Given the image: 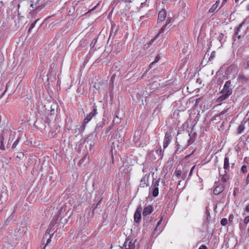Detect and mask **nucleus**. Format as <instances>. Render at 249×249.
I'll return each instance as SVG.
<instances>
[{"label":"nucleus","mask_w":249,"mask_h":249,"mask_svg":"<svg viewBox=\"0 0 249 249\" xmlns=\"http://www.w3.org/2000/svg\"><path fill=\"white\" fill-rule=\"evenodd\" d=\"M248 231L249 232V229H248Z\"/></svg>","instance_id":"62"},{"label":"nucleus","mask_w":249,"mask_h":249,"mask_svg":"<svg viewBox=\"0 0 249 249\" xmlns=\"http://www.w3.org/2000/svg\"><path fill=\"white\" fill-rule=\"evenodd\" d=\"M0 143H1L0 149L1 150H5V147H4V141L0 140Z\"/></svg>","instance_id":"33"},{"label":"nucleus","mask_w":249,"mask_h":249,"mask_svg":"<svg viewBox=\"0 0 249 249\" xmlns=\"http://www.w3.org/2000/svg\"><path fill=\"white\" fill-rule=\"evenodd\" d=\"M220 96L217 99L218 102L223 101L226 100L230 96V95L227 94L226 92L222 93V91L220 92Z\"/></svg>","instance_id":"11"},{"label":"nucleus","mask_w":249,"mask_h":249,"mask_svg":"<svg viewBox=\"0 0 249 249\" xmlns=\"http://www.w3.org/2000/svg\"><path fill=\"white\" fill-rule=\"evenodd\" d=\"M245 23V22L243 21V22H242L238 27V28H237V30L235 32V35L236 36H238V38H240V36H238V33H239V32L240 31V30L241 29V28L242 27V26Z\"/></svg>","instance_id":"23"},{"label":"nucleus","mask_w":249,"mask_h":249,"mask_svg":"<svg viewBox=\"0 0 249 249\" xmlns=\"http://www.w3.org/2000/svg\"><path fill=\"white\" fill-rule=\"evenodd\" d=\"M239 0H235V2H237Z\"/></svg>","instance_id":"60"},{"label":"nucleus","mask_w":249,"mask_h":249,"mask_svg":"<svg viewBox=\"0 0 249 249\" xmlns=\"http://www.w3.org/2000/svg\"><path fill=\"white\" fill-rule=\"evenodd\" d=\"M235 192H233V195H235Z\"/></svg>","instance_id":"61"},{"label":"nucleus","mask_w":249,"mask_h":249,"mask_svg":"<svg viewBox=\"0 0 249 249\" xmlns=\"http://www.w3.org/2000/svg\"><path fill=\"white\" fill-rule=\"evenodd\" d=\"M120 46L119 44H117V45L115 44V46H117V47H118V46Z\"/></svg>","instance_id":"57"},{"label":"nucleus","mask_w":249,"mask_h":249,"mask_svg":"<svg viewBox=\"0 0 249 249\" xmlns=\"http://www.w3.org/2000/svg\"><path fill=\"white\" fill-rule=\"evenodd\" d=\"M50 127H51V130L50 131V133H51V134L53 135V133L55 131V129H56L57 128V127L54 126L53 127H52V126H51Z\"/></svg>","instance_id":"32"},{"label":"nucleus","mask_w":249,"mask_h":249,"mask_svg":"<svg viewBox=\"0 0 249 249\" xmlns=\"http://www.w3.org/2000/svg\"><path fill=\"white\" fill-rule=\"evenodd\" d=\"M45 7L44 1L43 0H37L33 2L30 4V11L29 15L33 18H35L36 15Z\"/></svg>","instance_id":"1"},{"label":"nucleus","mask_w":249,"mask_h":249,"mask_svg":"<svg viewBox=\"0 0 249 249\" xmlns=\"http://www.w3.org/2000/svg\"><path fill=\"white\" fill-rule=\"evenodd\" d=\"M195 168V166H194L192 167L191 170H190V173H189V176H191L192 174V173H193V170H194V169Z\"/></svg>","instance_id":"40"},{"label":"nucleus","mask_w":249,"mask_h":249,"mask_svg":"<svg viewBox=\"0 0 249 249\" xmlns=\"http://www.w3.org/2000/svg\"><path fill=\"white\" fill-rule=\"evenodd\" d=\"M227 0H223V3L226 2Z\"/></svg>","instance_id":"56"},{"label":"nucleus","mask_w":249,"mask_h":249,"mask_svg":"<svg viewBox=\"0 0 249 249\" xmlns=\"http://www.w3.org/2000/svg\"><path fill=\"white\" fill-rule=\"evenodd\" d=\"M39 18H38L33 23H32L29 29L28 32H30L31 31V30L35 26L36 23L37 22L38 20H39Z\"/></svg>","instance_id":"25"},{"label":"nucleus","mask_w":249,"mask_h":249,"mask_svg":"<svg viewBox=\"0 0 249 249\" xmlns=\"http://www.w3.org/2000/svg\"><path fill=\"white\" fill-rule=\"evenodd\" d=\"M199 249H207V247L206 246H204V245H202L199 248Z\"/></svg>","instance_id":"44"},{"label":"nucleus","mask_w":249,"mask_h":249,"mask_svg":"<svg viewBox=\"0 0 249 249\" xmlns=\"http://www.w3.org/2000/svg\"><path fill=\"white\" fill-rule=\"evenodd\" d=\"M229 167V158L225 157L224 159V168L225 170L228 169Z\"/></svg>","instance_id":"21"},{"label":"nucleus","mask_w":249,"mask_h":249,"mask_svg":"<svg viewBox=\"0 0 249 249\" xmlns=\"http://www.w3.org/2000/svg\"><path fill=\"white\" fill-rule=\"evenodd\" d=\"M241 171L243 173H245L247 172V166L246 165H243L242 166V167H241Z\"/></svg>","instance_id":"34"},{"label":"nucleus","mask_w":249,"mask_h":249,"mask_svg":"<svg viewBox=\"0 0 249 249\" xmlns=\"http://www.w3.org/2000/svg\"><path fill=\"white\" fill-rule=\"evenodd\" d=\"M47 239L46 243L45 244V245L44 246L43 249H45V246L48 245L49 243L51 241V235H50V233H46L45 235V236L43 238V244H45V240Z\"/></svg>","instance_id":"14"},{"label":"nucleus","mask_w":249,"mask_h":249,"mask_svg":"<svg viewBox=\"0 0 249 249\" xmlns=\"http://www.w3.org/2000/svg\"><path fill=\"white\" fill-rule=\"evenodd\" d=\"M234 88V86L231 84V81H227L224 86L223 89L221 90L222 93L226 92L227 94L231 95L232 92V89Z\"/></svg>","instance_id":"4"},{"label":"nucleus","mask_w":249,"mask_h":249,"mask_svg":"<svg viewBox=\"0 0 249 249\" xmlns=\"http://www.w3.org/2000/svg\"><path fill=\"white\" fill-rule=\"evenodd\" d=\"M233 214H231L230 216H229V221L230 222H232V220H233Z\"/></svg>","instance_id":"38"},{"label":"nucleus","mask_w":249,"mask_h":249,"mask_svg":"<svg viewBox=\"0 0 249 249\" xmlns=\"http://www.w3.org/2000/svg\"><path fill=\"white\" fill-rule=\"evenodd\" d=\"M27 228L25 226H19L18 229H17V232L19 233L20 235H23L27 230Z\"/></svg>","instance_id":"16"},{"label":"nucleus","mask_w":249,"mask_h":249,"mask_svg":"<svg viewBox=\"0 0 249 249\" xmlns=\"http://www.w3.org/2000/svg\"><path fill=\"white\" fill-rule=\"evenodd\" d=\"M246 65H247V67L249 68V60L247 61V62L246 63Z\"/></svg>","instance_id":"47"},{"label":"nucleus","mask_w":249,"mask_h":249,"mask_svg":"<svg viewBox=\"0 0 249 249\" xmlns=\"http://www.w3.org/2000/svg\"><path fill=\"white\" fill-rule=\"evenodd\" d=\"M217 3L218 2L216 1V3L212 6V7L209 10V12L212 13L216 10L218 6Z\"/></svg>","instance_id":"24"},{"label":"nucleus","mask_w":249,"mask_h":249,"mask_svg":"<svg viewBox=\"0 0 249 249\" xmlns=\"http://www.w3.org/2000/svg\"><path fill=\"white\" fill-rule=\"evenodd\" d=\"M185 177V174H183L182 176H181V178L182 179H184Z\"/></svg>","instance_id":"50"},{"label":"nucleus","mask_w":249,"mask_h":249,"mask_svg":"<svg viewBox=\"0 0 249 249\" xmlns=\"http://www.w3.org/2000/svg\"><path fill=\"white\" fill-rule=\"evenodd\" d=\"M159 185V179L157 180H155L153 179L152 184V186L154 187V189L152 191V195L154 197H156L159 195V189L158 186Z\"/></svg>","instance_id":"9"},{"label":"nucleus","mask_w":249,"mask_h":249,"mask_svg":"<svg viewBox=\"0 0 249 249\" xmlns=\"http://www.w3.org/2000/svg\"><path fill=\"white\" fill-rule=\"evenodd\" d=\"M66 204H67V202H61L60 204V208L57 213L59 216H60L62 215V214L64 212V206L66 207Z\"/></svg>","instance_id":"15"},{"label":"nucleus","mask_w":249,"mask_h":249,"mask_svg":"<svg viewBox=\"0 0 249 249\" xmlns=\"http://www.w3.org/2000/svg\"><path fill=\"white\" fill-rule=\"evenodd\" d=\"M153 211V208L151 205L147 206L144 207L142 214L143 216H146L151 213Z\"/></svg>","instance_id":"12"},{"label":"nucleus","mask_w":249,"mask_h":249,"mask_svg":"<svg viewBox=\"0 0 249 249\" xmlns=\"http://www.w3.org/2000/svg\"><path fill=\"white\" fill-rule=\"evenodd\" d=\"M181 171L179 170H176L175 172V175L178 178H179L180 176H181Z\"/></svg>","instance_id":"31"},{"label":"nucleus","mask_w":249,"mask_h":249,"mask_svg":"<svg viewBox=\"0 0 249 249\" xmlns=\"http://www.w3.org/2000/svg\"><path fill=\"white\" fill-rule=\"evenodd\" d=\"M70 200H66L63 202H67V204H66V207L64 206V212H68L70 210H71V206L70 203Z\"/></svg>","instance_id":"19"},{"label":"nucleus","mask_w":249,"mask_h":249,"mask_svg":"<svg viewBox=\"0 0 249 249\" xmlns=\"http://www.w3.org/2000/svg\"><path fill=\"white\" fill-rule=\"evenodd\" d=\"M171 22V19L170 18H168L166 21L165 25H167V24H169Z\"/></svg>","instance_id":"43"},{"label":"nucleus","mask_w":249,"mask_h":249,"mask_svg":"<svg viewBox=\"0 0 249 249\" xmlns=\"http://www.w3.org/2000/svg\"><path fill=\"white\" fill-rule=\"evenodd\" d=\"M23 156V155L22 154H20V155L19 156H18L17 157L20 158L21 157V156Z\"/></svg>","instance_id":"52"},{"label":"nucleus","mask_w":249,"mask_h":249,"mask_svg":"<svg viewBox=\"0 0 249 249\" xmlns=\"http://www.w3.org/2000/svg\"><path fill=\"white\" fill-rule=\"evenodd\" d=\"M96 41H95L94 40H93L92 41V42L91 44V45L92 44H94L95 43Z\"/></svg>","instance_id":"53"},{"label":"nucleus","mask_w":249,"mask_h":249,"mask_svg":"<svg viewBox=\"0 0 249 249\" xmlns=\"http://www.w3.org/2000/svg\"><path fill=\"white\" fill-rule=\"evenodd\" d=\"M157 38H156V36L153 38V39H152L149 42V44H152L153 42L155 41V40Z\"/></svg>","instance_id":"42"},{"label":"nucleus","mask_w":249,"mask_h":249,"mask_svg":"<svg viewBox=\"0 0 249 249\" xmlns=\"http://www.w3.org/2000/svg\"><path fill=\"white\" fill-rule=\"evenodd\" d=\"M163 219V217H161L160 220L158 221V223H157V228L160 224L162 220Z\"/></svg>","instance_id":"39"},{"label":"nucleus","mask_w":249,"mask_h":249,"mask_svg":"<svg viewBox=\"0 0 249 249\" xmlns=\"http://www.w3.org/2000/svg\"><path fill=\"white\" fill-rule=\"evenodd\" d=\"M115 121H116L115 119H114L113 121V122L115 123Z\"/></svg>","instance_id":"59"},{"label":"nucleus","mask_w":249,"mask_h":249,"mask_svg":"<svg viewBox=\"0 0 249 249\" xmlns=\"http://www.w3.org/2000/svg\"><path fill=\"white\" fill-rule=\"evenodd\" d=\"M199 100H200L199 99H197V100H196V105H197V104L199 103Z\"/></svg>","instance_id":"49"},{"label":"nucleus","mask_w":249,"mask_h":249,"mask_svg":"<svg viewBox=\"0 0 249 249\" xmlns=\"http://www.w3.org/2000/svg\"><path fill=\"white\" fill-rule=\"evenodd\" d=\"M244 125L242 124L240 125L238 128V133H241L242 132V131L244 130Z\"/></svg>","instance_id":"29"},{"label":"nucleus","mask_w":249,"mask_h":249,"mask_svg":"<svg viewBox=\"0 0 249 249\" xmlns=\"http://www.w3.org/2000/svg\"><path fill=\"white\" fill-rule=\"evenodd\" d=\"M136 240L132 242V240H131L129 237H127L125 239V241L124 243V246L125 249H135V242Z\"/></svg>","instance_id":"7"},{"label":"nucleus","mask_w":249,"mask_h":249,"mask_svg":"<svg viewBox=\"0 0 249 249\" xmlns=\"http://www.w3.org/2000/svg\"><path fill=\"white\" fill-rule=\"evenodd\" d=\"M93 144H92L91 143L89 145V150H91L92 149V147L93 146Z\"/></svg>","instance_id":"48"},{"label":"nucleus","mask_w":249,"mask_h":249,"mask_svg":"<svg viewBox=\"0 0 249 249\" xmlns=\"http://www.w3.org/2000/svg\"><path fill=\"white\" fill-rule=\"evenodd\" d=\"M166 26V25L165 24H164L160 29V31H159V32L158 33V34L156 35V38H157L165 30V27Z\"/></svg>","instance_id":"26"},{"label":"nucleus","mask_w":249,"mask_h":249,"mask_svg":"<svg viewBox=\"0 0 249 249\" xmlns=\"http://www.w3.org/2000/svg\"><path fill=\"white\" fill-rule=\"evenodd\" d=\"M226 112V111H223L221 112V114H224Z\"/></svg>","instance_id":"55"},{"label":"nucleus","mask_w":249,"mask_h":249,"mask_svg":"<svg viewBox=\"0 0 249 249\" xmlns=\"http://www.w3.org/2000/svg\"><path fill=\"white\" fill-rule=\"evenodd\" d=\"M142 207L141 205H139L134 213V221L136 223H139L141 220V212L142 211Z\"/></svg>","instance_id":"8"},{"label":"nucleus","mask_w":249,"mask_h":249,"mask_svg":"<svg viewBox=\"0 0 249 249\" xmlns=\"http://www.w3.org/2000/svg\"><path fill=\"white\" fill-rule=\"evenodd\" d=\"M247 9L248 11H249V4L247 5Z\"/></svg>","instance_id":"54"},{"label":"nucleus","mask_w":249,"mask_h":249,"mask_svg":"<svg viewBox=\"0 0 249 249\" xmlns=\"http://www.w3.org/2000/svg\"><path fill=\"white\" fill-rule=\"evenodd\" d=\"M107 88V83L101 81L95 82L93 85V88L95 89H94V91L95 92H96V91L99 92L103 90H105Z\"/></svg>","instance_id":"5"},{"label":"nucleus","mask_w":249,"mask_h":249,"mask_svg":"<svg viewBox=\"0 0 249 249\" xmlns=\"http://www.w3.org/2000/svg\"><path fill=\"white\" fill-rule=\"evenodd\" d=\"M111 129V126H108V127H107L105 131L106 134L108 133L110 131Z\"/></svg>","instance_id":"37"},{"label":"nucleus","mask_w":249,"mask_h":249,"mask_svg":"<svg viewBox=\"0 0 249 249\" xmlns=\"http://www.w3.org/2000/svg\"><path fill=\"white\" fill-rule=\"evenodd\" d=\"M14 213H15V211L12 213L11 214V215L10 216H11V217H13V216L14 215Z\"/></svg>","instance_id":"51"},{"label":"nucleus","mask_w":249,"mask_h":249,"mask_svg":"<svg viewBox=\"0 0 249 249\" xmlns=\"http://www.w3.org/2000/svg\"><path fill=\"white\" fill-rule=\"evenodd\" d=\"M160 57L159 55H157V56H156L154 61L150 64V67H151V66L154 63L158 62L159 61V60H160Z\"/></svg>","instance_id":"28"},{"label":"nucleus","mask_w":249,"mask_h":249,"mask_svg":"<svg viewBox=\"0 0 249 249\" xmlns=\"http://www.w3.org/2000/svg\"><path fill=\"white\" fill-rule=\"evenodd\" d=\"M224 189V187L222 185H218L213 190V193L214 195H217L222 193Z\"/></svg>","instance_id":"13"},{"label":"nucleus","mask_w":249,"mask_h":249,"mask_svg":"<svg viewBox=\"0 0 249 249\" xmlns=\"http://www.w3.org/2000/svg\"><path fill=\"white\" fill-rule=\"evenodd\" d=\"M249 216H248L246 217V218H245L244 223L246 224H247L249 223Z\"/></svg>","instance_id":"36"},{"label":"nucleus","mask_w":249,"mask_h":249,"mask_svg":"<svg viewBox=\"0 0 249 249\" xmlns=\"http://www.w3.org/2000/svg\"><path fill=\"white\" fill-rule=\"evenodd\" d=\"M12 220V217L11 216H10L5 221V223H6V225L8 224L9 222H10Z\"/></svg>","instance_id":"35"},{"label":"nucleus","mask_w":249,"mask_h":249,"mask_svg":"<svg viewBox=\"0 0 249 249\" xmlns=\"http://www.w3.org/2000/svg\"><path fill=\"white\" fill-rule=\"evenodd\" d=\"M87 156V155H85L84 157H83V159H86Z\"/></svg>","instance_id":"58"},{"label":"nucleus","mask_w":249,"mask_h":249,"mask_svg":"<svg viewBox=\"0 0 249 249\" xmlns=\"http://www.w3.org/2000/svg\"><path fill=\"white\" fill-rule=\"evenodd\" d=\"M246 184H248L249 183V173L248 174L246 180Z\"/></svg>","instance_id":"41"},{"label":"nucleus","mask_w":249,"mask_h":249,"mask_svg":"<svg viewBox=\"0 0 249 249\" xmlns=\"http://www.w3.org/2000/svg\"><path fill=\"white\" fill-rule=\"evenodd\" d=\"M56 107L57 105L54 103H53L50 106V111L51 112L52 114H53L55 113V110L56 108Z\"/></svg>","instance_id":"22"},{"label":"nucleus","mask_w":249,"mask_h":249,"mask_svg":"<svg viewBox=\"0 0 249 249\" xmlns=\"http://www.w3.org/2000/svg\"><path fill=\"white\" fill-rule=\"evenodd\" d=\"M245 211L247 212H249V205H248L245 209Z\"/></svg>","instance_id":"45"},{"label":"nucleus","mask_w":249,"mask_h":249,"mask_svg":"<svg viewBox=\"0 0 249 249\" xmlns=\"http://www.w3.org/2000/svg\"><path fill=\"white\" fill-rule=\"evenodd\" d=\"M172 132L171 130L167 131L165 133L163 142V148H166L169 145L172 139Z\"/></svg>","instance_id":"6"},{"label":"nucleus","mask_w":249,"mask_h":249,"mask_svg":"<svg viewBox=\"0 0 249 249\" xmlns=\"http://www.w3.org/2000/svg\"><path fill=\"white\" fill-rule=\"evenodd\" d=\"M238 78L242 83H245L249 80L248 78L243 74H239Z\"/></svg>","instance_id":"17"},{"label":"nucleus","mask_w":249,"mask_h":249,"mask_svg":"<svg viewBox=\"0 0 249 249\" xmlns=\"http://www.w3.org/2000/svg\"><path fill=\"white\" fill-rule=\"evenodd\" d=\"M147 178L145 176H144L142 178L140 182V186L142 187H144L145 186H147Z\"/></svg>","instance_id":"18"},{"label":"nucleus","mask_w":249,"mask_h":249,"mask_svg":"<svg viewBox=\"0 0 249 249\" xmlns=\"http://www.w3.org/2000/svg\"><path fill=\"white\" fill-rule=\"evenodd\" d=\"M20 141V138H18L12 145L13 148H15Z\"/></svg>","instance_id":"30"},{"label":"nucleus","mask_w":249,"mask_h":249,"mask_svg":"<svg viewBox=\"0 0 249 249\" xmlns=\"http://www.w3.org/2000/svg\"><path fill=\"white\" fill-rule=\"evenodd\" d=\"M220 223L222 226H226L228 223V220L225 218H223L221 219Z\"/></svg>","instance_id":"27"},{"label":"nucleus","mask_w":249,"mask_h":249,"mask_svg":"<svg viewBox=\"0 0 249 249\" xmlns=\"http://www.w3.org/2000/svg\"><path fill=\"white\" fill-rule=\"evenodd\" d=\"M225 174L224 175L222 174L221 172H219V175L220 176H222L221 178V180L223 182H226L228 180V176L227 175L225 174L226 171H224Z\"/></svg>","instance_id":"20"},{"label":"nucleus","mask_w":249,"mask_h":249,"mask_svg":"<svg viewBox=\"0 0 249 249\" xmlns=\"http://www.w3.org/2000/svg\"><path fill=\"white\" fill-rule=\"evenodd\" d=\"M166 16V12L165 10L162 9L159 13L158 20L161 22L163 21L165 19Z\"/></svg>","instance_id":"10"},{"label":"nucleus","mask_w":249,"mask_h":249,"mask_svg":"<svg viewBox=\"0 0 249 249\" xmlns=\"http://www.w3.org/2000/svg\"><path fill=\"white\" fill-rule=\"evenodd\" d=\"M12 131L8 127L4 128L0 135V140L4 141L5 140H10V136Z\"/></svg>","instance_id":"2"},{"label":"nucleus","mask_w":249,"mask_h":249,"mask_svg":"<svg viewBox=\"0 0 249 249\" xmlns=\"http://www.w3.org/2000/svg\"><path fill=\"white\" fill-rule=\"evenodd\" d=\"M97 114V107L95 105V103H94L93 106L92 111L89 114L87 115V117L84 119V124H86L87 123H88L93 117L95 116V115Z\"/></svg>","instance_id":"3"},{"label":"nucleus","mask_w":249,"mask_h":249,"mask_svg":"<svg viewBox=\"0 0 249 249\" xmlns=\"http://www.w3.org/2000/svg\"><path fill=\"white\" fill-rule=\"evenodd\" d=\"M206 213L208 216V217L210 216V213L208 210H207Z\"/></svg>","instance_id":"46"}]
</instances>
